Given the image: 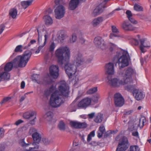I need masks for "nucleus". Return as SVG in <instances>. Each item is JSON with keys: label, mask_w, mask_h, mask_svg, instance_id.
Wrapping results in <instances>:
<instances>
[{"label": "nucleus", "mask_w": 151, "mask_h": 151, "mask_svg": "<svg viewBox=\"0 0 151 151\" xmlns=\"http://www.w3.org/2000/svg\"><path fill=\"white\" fill-rule=\"evenodd\" d=\"M58 90H56V87L53 85L44 91V95L48 97L51 94L50 99V105L53 108L60 106L65 102V98L68 97L69 94V88L66 82L61 81L58 86Z\"/></svg>", "instance_id": "nucleus-1"}, {"label": "nucleus", "mask_w": 151, "mask_h": 151, "mask_svg": "<svg viewBox=\"0 0 151 151\" xmlns=\"http://www.w3.org/2000/svg\"><path fill=\"white\" fill-rule=\"evenodd\" d=\"M58 90H56V87L53 85L44 91V95L48 97L51 94L50 99V105L53 108L60 106L65 102V98L68 97L69 94V88L66 82L61 81L58 86Z\"/></svg>", "instance_id": "nucleus-2"}, {"label": "nucleus", "mask_w": 151, "mask_h": 151, "mask_svg": "<svg viewBox=\"0 0 151 151\" xmlns=\"http://www.w3.org/2000/svg\"><path fill=\"white\" fill-rule=\"evenodd\" d=\"M58 90H56V87L53 85L44 91V95L48 97L51 94L50 99V105L53 108L60 106L65 102V98L68 97L69 94V88L66 82L61 81L58 86Z\"/></svg>", "instance_id": "nucleus-3"}, {"label": "nucleus", "mask_w": 151, "mask_h": 151, "mask_svg": "<svg viewBox=\"0 0 151 151\" xmlns=\"http://www.w3.org/2000/svg\"><path fill=\"white\" fill-rule=\"evenodd\" d=\"M55 55L57 59L58 63L60 66H62L69 60L70 52L69 49L66 46L60 47L55 51Z\"/></svg>", "instance_id": "nucleus-4"}, {"label": "nucleus", "mask_w": 151, "mask_h": 151, "mask_svg": "<svg viewBox=\"0 0 151 151\" xmlns=\"http://www.w3.org/2000/svg\"><path fill=\"white\" fill-rule=\"evenodd\" d=\"M32 52L29 50L25 51L22 56H18L14 59V66L16 67H24L27 65L32 55Z\"/></svg>", "instance_id": "nucleus-5"}, {"label": "nucleus", "mask_w": 151, "mask_h": 151, "mask_svg": "<svg viewBox=\"0 0 151 151\" xmlns=\"http://www.w3.org/2000/svg\"><path fill=\"white\" fill-rule=\"evenodd\" d=\"M29 133L30 134H32V136L33 139L32 145L34 146L32 147H29V150L38 149L39 148L38 144L40 142L41 137V135L37 132L36 129L34 128L30 129Z\"/></svg>", "instance_id": "nucleus-6"}, {"label": "nucleus", "mask_w": 151, "mask_h": 151, "mask_svg": "<svg viewBox=\"0 0 151 151\" xmlns=\"http://www.w3.org/2000/svg\"><path fill=\"white\" fill-rule=\"evenodd\" d=\"M135 73V70L131 67H128L124 70L122 76L123 81L126 84H129L132 82V76Z\"/></svg>", "instance_id": "nucleus-7"}, {"label": "nucleus", "mask_w": 151, "mask_h": 151, "mask_svg": "<svg viewBox=\"0 0 151 151\" xmlns=\"http://www.w3.org/2000/svg\"><path fill=\"white\" fill-rule=\"evenodd\" d=\"M69 61L63 65H65L64 68L66 74L69 78H72L73 75H74L76 72V66L73 64L69 63Z\"/></svg>", "instance_id": "nucleus-8"}, {"label": "nucleus", "mask_w": 151, "mask_h": 151, "mask_svg": "<svg viewBox=\"0 0 151 151\" xmlns=\"http://www.w3.org/2000/svg\"><path fill=\"white\" fill-rule=\"evenodd\" d=\"M129 57V55L127 52L126 51H123V56L119 59L118 61H117L116 62V63L118 64L120 69H121L129 65V62L128 57Z\"/></svg>", "instance_id": "nucleus-9"}, {"label": "nucleus", "mask_w": 151, "mask_h": 151, "mask_svg": "<svg viewBox=\"0 0 151 151\" xmlns=\"http://www.w3.org/2000/svg\"><path fill=\"white\" fill-rule=\"evenodd\" d=\"M137 37L138 39L137 40L136 39H133L132 40V43L135 45H137L139 44V42L140 43L139 48L141 51L142 52H144V48L147 47H150L148 46L147 44H146L145 42L146 40V39L142 38L139 39L140 36L138 35L137 36Z\"/></svg>", "instance_id": "nucleus-10"}, {"label": "nucleus", "mask_w": 151, "mask_h": 151, "mask_svg": "<svg viewBox=\"0 0 151 151\" xmlns=\"http://www.w3.org/2000/svg\"><path fill=\"white\" fill-rule=\"evenodd\" d=\"M129 145L127 138L124 137L118 144L116 151H125L128 147Z\"/></svg>", "instance_id": "nucleus-11"}, {"label": "nucleus", "mask_w": 151, "mask_h": 151, "mask_svg": "<svg viewBox=\"0 0 151 151\" xmlns=\"http://www.w3.org/2000/svg\"><path fill=\"white\" fill-rule=\"evenodd\" d=\"M40 75L37 74H33L32 77V80L35 81L38 83L40 84H49L51 82L50 80V77L48 76L47 78H45L43 79H41L40 80H38V78L40 77Z\"/></svg>", "instance_id": "nucleus-12"}, {"label": "nucleus", "mask_w": 151, "mask_h": 151, "mask_svg": "<svg viewBox=\"0 0 151 151\" xmlns=\"http://www.w3.org/2000/svg\"><path fill=\"white\" fill-rule=\"evenodd\" d=\"M94 43L95 46L98 48L102 50H106L107 45L102 38L99 36L96 37L94 40Z\"/></svg>", "instance_id": "nucleus-13"}, {"label": "nucleus", "mask_w": 151, "mask_h": 151, "mask_svg": "<svg viewBox=\"0 0 151 151\" xmlns=\"http://www.w3.org/2000/svg\"><path fill=\"white\" fill-rule=\"evenodd\" d=\"M55 17L58 19L63 18L65 13V8L62 5H59L55 10Z\"/></svg>", "instance_id": "nucleus-14"}, {"label": "nucleus", "mask_w": 151, "mask_h": 151, "mask_svg": "<svg viewBox=\"0 0 151 151\" xmlns=\"http://www.w3.org/2000/svg\"><path fill=\"white\" fill-rule=\"evenodd\" d=\"M114 100L115 104L116 106L121 107L124 104V100L121 94L119 93H117L114 94Z\"/></svg>", "instance_id": "nucleus-15"}, {"label": "nucleus", "mask_w": 151, "mask_h": 151, "mask_svg": "<svg viewBox=\"0 0 151 151\" xmlns=\"http://www.w3.org/2000/svg\"><path fill=\"white\" fill-rule=\"evenodd\" d=\"M36 112L35 111H28L24 114L23 117L25 119H29L31 123L34 122H36Z\"/></svg>", "instance_id": "nucleus-16"}, {"label": "nucleus", "mask_w": 151, "mask_h": 151, "mask_svg": "<svg viewBox=\"0 0 151 151\" xmlns=\"http://www.w3.org/2000/svg\"><path fill=\"white\" fill-rule=\"evenodd\" d=\"M106 75L107 76V79H110L112 78L111 75L114 73V65L113 63H109L106 65Z\"/></svg>", "instance_id": "nucleus-17"}, {"label": "nucleus", "mask_w": 151, "mask_h": 151, "mask_svg": "<svg viewBox=\"0 0 151 151\" xmlns=\"http://www.w3.org/2000/svg\"><path fill=\"white\" fill-rule=\"evenodd\" d=\"M110 79L109 80L108 79H107L108 80L109 83L114 87H118L121 85H124L126 84L124 81H123V79L120 80L116 78L111 79V78L110 79Z\"/></svg>", "instance_id": "nucleus-18"}, {"label": "nucleus", "mask_w": 151, "mask_h": 151, "mask_svg": "<svg viewBox=\"0 0 151 151\" xmlns=\"http://www.w3.org/2000/svg\"><path fill=\"white\" fill-rule=\"evenodd\" d=\"M91 98H86L82 99L78 103V106L80 108L86 109L91 104Z\"/></svg>", "instance_id": "nucleus-19"}, {"label": "nucleus", "mask_w": 151, "mask_h": 151, "mask_svg": "<svg viewBox=\"0 0 151 151\" xmlns=\"http://www.w3.org/2000/svg\"><path fill=\"white\" fill-rule=\"evenodd\" d=\"M50 76L54 78H57L59 76V67L56 65H52L49 69Z\"/></svg>", "instance_id": "nucleus-20"}, {"label": "nucleus", "mask_w": 151, "mask_h": 151, "mask_svg": "<svg viewBox=\"0 0 151 151\" xmlns=\"http://www.w3.org/2000/svg\"><path fill=\"white\" fill-rule=\"evenodd\" d=\"M133 96L137 101H139L144 98L145 96V94L143 91L139 89H134L132 93Z\"/></svg>", "instance_id": "nucleus-21"}, {"label": "nucleus", "mask_w": 151, "mask_h": 151, "mask_svg": "<svg viewBox=\"0 0 151 151\" xmlns=\"http://www.w3.org/2000/svg\"><path fill=\"white\" fill-rule=\"evenodd\" d=\"M122 28L126 31H132L135 30V28L128 21H124L121 25Z\"/></svg>", "instance_id": "nucleus-22"}, {"label": "nucleus", "mask_w": 151, "mask_h": 151, "mask_svg": "<svg viewBox=\"0 0 151 151\" xmlns=\"http://www.w3.org/2000/svg\"><path fill=\"white\" fill-rule=\"evenodd\" d=\"M86 0H71L69 3V8L71 10H73L77 6L79 2H83Z\"/></svg>", "instance_id": "nucleus-23"}, {"label": "nucleus", "mask_w": 151, "mask_h": 151, "mask_svg": "<svg viewBox=\"0 0 151 151\" xmlns=\"http://www.w3.org/2000/svg\"><path fill=\"white\" fill-rule=\"evenodd\" d=\"M77 66L81 65L83 62V59L82 57V55L80 53H78L75 57L74 60Z\"/></svg>", "instance_id": "nucleus-24"}, {"label": "nucleus", "mask_w": 151, "mask_h": 151, "mask_svg": "<svg viewBox=\"0 0 151 151\" xmlns=\"http://www.w3.org/2000/svg\"><path fill=\"white\" fill-rule=\"evenodd\" d=\"M15 64H14V60H13V62H9L7 63L4 66V70L7 72H9L12 70L13 66L14 68H17L18 67H16L14 66V65H15Z\"/></svg>", "instance_id": "nucleus-25"}, {"label": "nucleus", "mask_w": 151, "mask_h": 151, "mask_svg": "<svg viewBox=\"0 0 151 151\" xmlns=\"http://www.w3.org/2000/svg\"><path fill=\"white\" fill-rule=\"evenodd\" d=\"M104 120L105 122L106 119H104V115L101 113H99L95 116L94 121L96 123H101Z\"/></svg>", "instance_id": "nucleus-26"}, {"label": "nucleus", "mask_w": 151, "mask_h": 151, "mask_svg": "<svg viewBox=\"0 0 151 151\" xmlns=\"http://www.w3.org/2000/svg\"><path fill=\"white\" fill-rule=\"evenodd\" d=\"M70 126L75 129L85 128L87 127L86 123H70Z\"/></svg>", "instance_id": "nucleus-27"}, {"label": "nucleus", "mask_w": 151, "mask_h": 151, "mask_svg": "<svg viewBox=\"0 0 151 151\" xmlns=\"http://www.w3.org/2000/svg\"><path fill=\"white\" fill-rule=\"evenodd\" d=\"M56 40L60 42H62L65 38V35L63 32H58L57 34Z\"/></svg>", "instance_id": "nucleus-28"}, {"label": "nucleus", "mask_w": 151, "mask_h": 151, "mask_svg": "<svg viewBox=\"0 0 151 151\" xmlns=\"http://www.w3.org/2000/svg\"><path fill=\"white\" fill-rule=\"evenodd\" d=\"M44 19L46 25H49L52 24L53 23V20L52 18L47 15L44 17Z\"/></svg>", "instance_id": "nucleus-29"}, {"label": "nucleus", "mask_w": 151, "mask_h": 151, "mask_svg": "<svg viewBox=\"0 0 151 151\" xmlns=\"http://www.w3.org/2000/svg\"><path fill=\"white\" fill-rule=\"evenodd\" d=\"M33 0H28L27 1H23L21 2L22 6L24 9H26L30 5Z\"/></svg>", "instance_id": "nucleus-30"}, {"label": "nucleus", "mask_w": 151, "mask_h": 151, "mask_svg": "<svg viewBox=\"0 0 151 151\" xmlns=\"http://www.w3.org/2000/svg\"><path fill=\"white\" fill-rule=\"evenodd\" d=\"M17 13V11L16 9H12L9 11V15L13 19H15L16 18Z\"/></svg>", "instance_id": "nucleus-31"}, {"label": "nucleus", "mask_w": 151, "mask_h": 151, "mask_svg": "<svg viewBox=\"0 0 151 151\" xmlns=\"http://www.w3.org/2000/svg\"><path fill=\"white\" fill-rule=\"evenodd\" d=\"M103 21L102 17H99L95 19L93 21V25L94 26H96L101 22Z\"/></svg>", "instance_id": "nucleus-32"}, {"label": "nucleus", "mask_w": 151, "mask_h": 151, "mask_svg": "<svg viewBox=\"0 0 151 151\" xmlns=\"http://www.w3.org/2000/svg\"><path fill=\"white\" fill-rule=\"evenodd\" d=\"M112 30V32L114 33H111L109 37L110 38H112L113 37H117L116 35L114 34V33H118L119 32L118 29L116 28V27L115 26H112L111 27Z\"/></svg>", "instance_id": "nucleus-33"}, {"label": "nucleus", "mask_w": 151, "mask_h": 151, "mask_svg": "<svg viewBox=\"0 0 151 151\" xmlns=\"http://www.w3.org/2000/svg\"><path fill=\"white\" fill-rule=\"evenodd\" d=\"M124 88L125 90L129 92H132V93H133L134 90L136 89V88H135L134 85L131 84L127 85L125 86H124Z\"/></svg>", "instance_id": "nucleus-34"}, {"label": "nucleus", "mask_w": 151, "mask_h": 151, "mask_svg": "<svg viewBox=\"0 0 151 151\" xmlns=\"http://www.w3.org/2000/svg\"><path fill=\"white\" fill-rule=\"evenodd\" d=\"M123 51H118L116 52V54L114 58V60H116L117 61H118L119 59L121 58H122L123 56Z\"/></svg>", "instance_id": "nucleus-35"}, {"label": "nucleus", "mask_w": 151, "mask_h": 151, "mask_svg": "<svg viewBox=\"0 0 151 151\" xmlns=\"http://www.w3.org/2000/svg\"><path fill=\"white\" fill-rule=\"evenodd\" d=\"M1 79L7 80L9 78V74L7 72L4 71L1 73Z\"/></svg>", "instance_id": "nucleus-36"}, {"label": "nucleus", "mask_w": 151, "mask_h": 151, "mask_svg": "<svg viewBox=\"0 0 151 151\" xmlns=\"http://www.w3.org/2000/svg\"><path fill=\"white\" fill-rule=\"evenodd\" d=\"M44 37H45V40H44V43L42 45L39 46L38 47L37 50L35 52V53L37 54V53H39V52L42 49V48L46 45L47 39V37H48V36L47 35H45L44 36Z\"/></svg>", "instance_id": "nucleus-37"}, {"label": "nucleus", "mask_w": 151, "mask_h": 151, "mask_svg": "<svg viewBox=\"0 0 151 151\" xmlns=\"http://www.w3.org/2000/svg\"><path fill=\"white\" fill-rule=\"evenodd\" d=\"M12 99L11 97L8 96L4 97L3 99L0 102V104L2 105L6 104Z\"/></svg>", "instance_id": "nucleus-38"}, {"label": "nucleus", "mask_w": 151, "mask_h": 151, "mask_svg": "<svg viewBox=\"0 0 151 151\" xmlns=\"http://www.w3.org/2000/svg\"><path fill=\"white\" fill-rule=\"evenodd\" d=\"M97 91V87H94L89 89L86 92V93L88 94H91L95 93Z\"/></svg>", "instance_id": "nucleus-39"}, {"label": "nucleus", "mask_w": 151, "mask_h": 151, "mask_svg": "<svg viewBox=\"0 0 151 151\" xmlns=\"http://www.w3.org/2000/svg\"><path fill=\"white\" fill-rule=\"evenodd\" d=\"M58 129L62 131H64L66 129V125L65 123H58Z\"/></svg>", "instance_id": "nucleus-40"}, {"label": "nucleus", "mask_w": 151, "mask_h": 151, "mask_svg": "<svg viewBox=\"0 0 151 151\" xmlns=\"http://www.w3.org/2000/svg\"><path fill=\"white\" fill-rule=\"evenodd\" d=\"M134 9L137 11H143V7L137 4H135L134 6Z\"/></svg>", "instance_id": "nucleus-41"}, {"label": "nucleus", "mask_w": 151, "mask_h": 151, "mask_svg": "<svg viewBox=\"0 0 151 151\" xmlns=\"http://www.w3.org/2000/svg\"><path fill=\"white\" fill-rule=\"evenodd\" d=\"M56 47V44L54 42H52L50 45L49 48V51L51 52H53Z\"/></svg>", "instance_id": "nucleus-42"}, {"label": "nucleus", "mask_w": 151, "mask_h": 151, "mask_svg": "<svg viewBox=\"0 0 151 151\" xmlns=\"http://www.w3.org/2000/svg\"><path fill=\"white\" fill-rule=\"evenodd\" d=\"M23 48L22 45H18L17 46L14 50V51L15 52H22L23 51Z\"/></svg>", "instance_id": "nucleus-43"}, {"label": "nucleus", "mask_w": 151, "mask_h": 151, "mask_svg": "<svg viewBox=\"0 0 151 151\" xmlns=\"http://www.w3.org/2000/svg\"><path fill=\"white\" fill-rule=\"evenodd\" d=\"M130 151H139V148L137 146H131L130 147Z\"/></svg>", "instance_id": "nucleus-44"}, {"label": "nucleus", "mask_w": 151, "mask_h": 151, "mask_svg": "<svg viewBox=\"0 0 151 151\" xmlns=\"http://www.w3.org/2000/svg\"><path fill=\"white\" fill-rule=\"evenodd\" d=\"M129 20L130 21V22L134 24H136L138 22L137 21L135 20L134 19H133L132 17H128Z\"/></svg>", "instance_id": "nucleus-45"}, {"label": "nucleus", "mask_w": 151, "mask_h": 151, "mask_svg": "<svg viewBox=\"0 0 151 151\" xmlns=\"http://www.w3.org/2000/svg\"><path fill=\"white\" fill-rule=\"evenodd\" d=\"M46 115L49 119H51L53 116V113L51 111H49L46 113Z\"/></svg>", "instance_id": "nucleus-46"}, {"label": "nucleus", "mask_w": 151, "mask_h": 151, "mask_svg": "<svg viewBox=\"0 0 151 151\" xmlns=\"http://www.w3.org/2000/svg\"><path fill=\"white\" fill-rule=\"evenodd\" d=\"M146 122L145 117L143 116H141L139 119V123H145Z\"/></svg>", "instance_id": "nucleus-47"}, {"label": "nucleus", "mask_w": 151, "mask_h": 151, "mask_svg": "<svg viewBox=\"0 0 151 151\" xmlns=\"http://www.w3.org/2000/svg\"><path fill=\"white\" fill-rule=\"evenodd\" d=\"M42 141L44 144L46 145L48 144L50 142L48 139L46 138H42Z\"/></svg>", "instance_id": "nucleus-48"}, {"label": "nucleus", "mask_w": 151, "mask_h": 151, "mask_svg": "<svg viewBox=\"0 0 151 151\" xmlns=\"http://www.w3.org/2000/svg\"><path fill=\"white\" fill-rule=\"evenodd\" d=\"M4 130L2 128H0V139L2 138L4 136Z\"/></svg>", "instance_id": "nucleus-49"}, {"label": "nucleus", "mask_w": 151, "mask_h": 151, "mask_svg": "<svg viewBox=\"0 0 151 151\" xmlns=\"http://www.w3.org/2000/svg\"><path fill=\"white\" fill-rule=\"evenodd\" d=\"M77 39V37L75 34H73L72 35V38L71 41L73 42H75Z\"/></svg>", "instance_id": "nucleus-50"}, {"label": "nucleus", "mask_w": 151, "mask_h": 151, "mask_svg": "<svg viewBox=\"0 0 151 151\" xmlns=\"http://www.w3.org/2000/svg\"><path fill=\"white\" fill-rule=\"evenodd\" d=\"M55 3L56 5L63 4V0H55Z\"/></svg>", "instance_id": "nucleus-51"}, {"label": "nucleus", "mask_w": 151, "mask_h": 151, "mask_svg": "<svg viewBox=\"0 0 151 151\" xmlns=\"http://www.w3.org/2000/svg\"><path fill=\"white\" fill-rule=\"evenodd\" d=\"M95 114V112H92L90 114H88L87 116L89 119H92L94 116Z\"/></svg>", "instance_id": "nucleus-52"}, {"label": "nucleus", "mask_w": 151, "mask_h": 151, "mask_svg": "<svg viewBox=\"0 0 151 151\" xmlns=\"http://www.w3.org/2000/svg\"><path fill=\"white\" fill-rule=\"evenodd\" d=\"M126 14L127 15V17L128 18V17H132V14L131 13V11L129 10H127L126 12Z\"/></svg>", "instance_id": "nucleus-53"}, {"label": "nucleus", "mask_w": 151, "mask_h": 151, "mask_svg": "<svg viewBox=\"0 0 151 151\" xmlns=\"http://www.w3.org/2000/svg\"><path fill=\"white\" fill-rule=\"evenodd\" d=\"M105 128L104 127L103 125H101L99 128V130L101 132H102L103 133L105 131Z\"/></svg>", "instance_id": "nucleus-54"}, {"label": "nucleus", "mask_w": 151, "mask_h": 151, "mask_svg": "<svg viewBox=\"0 0 151 151\" xmlns=\"http://www.w3.org/2000/svg\"><path fill=\"white\" fill-rule=\"evenodd\" d=\"M21 145L23 147H27L28 146L29 144L26 143L24 141H22L21 143Z\"/></svg>", "instance_id": "nucleus-55"}, {"label": "nucleus", "mask_w": 151, "mask_h": 151, "mask_svg": "<svg viewBox=\"0 0 151 151\" xmlns=\"http://www.w3.org/2000/svg\"><path fill=\"white\" fill-rule=\"evenodd\" d=\"M5 26L3 24H1L0 26V35L2 33L4 29Z\"/></svg>", "instance_id": "nucleus-56"}, {"label": "nucleus", "mask_w": 151, "mask_h": 151, "mask_svg": "<svg viewBox=\"0 0 151 151\" xmlns=\"http://www.w3.org/2000/svg\"><path fill=\"white\" fill-rule=\"evenodd\" d=\"M86 41V40L83 37H81L80 38L79 42L82 44H84Z\"/></svg>", "instance_id": "nucleus-57"}, {"label": "nucleus", "mask_w": 151, "mask_h": 151, "mask_svg": "<svg viewBox=\"0 0 151 151\" xmlns=\"http://www.w3.org/2000/svg\"><path fill=\"white\" fill-rule=\"evenodd\" d=\"M97 133L98 134V137L99 138H100L102 136V134L104 133L99 131H98L97 132Z\"/></svg>", "instance_id": "nucleus-58"}, {"label": "nucleus", "mask_w": 151, "mask_h": 151, "mask_svg": "<svg viewBox=\"0 0 151 151\" xmlns=\"http://www.w3.org/2000/svg\"><path fill=\"white\" fill-rule=\"evenodd\" d=\"M52 12V10L50 8H48L46 11V14H50Z\"/></svg>", "instance_id": "nucleus-59"}, {"label": "nucleus", "mask_w": 151, "mask_h": 151, "mask_svg": "<svg viewBox=\"0 0 151 151\" xmlns=\"http://www.w3.org/2000/svg\"><path fill=\"white\" fill-rule=\"evenodd\" d=\"M4 146L3 145L0 144V151H4Z\"/></svg>", "instance_id": "nucleus-60"}, {"label": "nucleus", "mask_w": 151, "mask_h": 151, "mask_svg": "<svg viewBox=\"0 0 151 151\" xmlns=\"http://www.w3.org/2000/svg\"><path fill=\"white\" fill-rule=\"evenodd\" d=\"M132 134L133 136L137 137H138V133L137 132H133Z\"/></svg>", "instance_id": "nucleus-61"}, {"label": "nucleus", "mask_w": 151, "mask_h": 151, "mask_svg": "<svg viewBox=\"0 0 151 151\" xmlns=\"http://www.w3.org/2000/svg\"><path fill=\"white\" fill-rule=\"evenodd\" d=\"M25 86V83L24 81H22L21 83V88H24Z\"/></svg>", "instance_id": "nucleus-62"}, {"label": "nucleus", "mask_w": 151, "mask_h": 151, "mask_svg": "<svg viewBox=\"0 0 151 151\" xmlns=\"http://www.w3.org/2000/svg\"><path fill=\"white\" fill-rule=\"evenodd\" d=\"M88 135L92 137H93L95 136V131L94 130L91 132Z\"/></svg>", "instance_id": "nucleus-63"}, {"label": "nucleus", "mask_w": 151, "mask_h": 151, "mask_svg": "<svg viewBox=\"0 0 151 151\" xmlns=\"http://www.w3.org/2000/svg\"><path fill=\"white\" fill-rule=\"evenodd\" d=\"M111 134V133L109 132H107L104 135V137L105 138H106L109 137L110 134Z\"/></svg>", "instance_id": "nucleus-64"}]
</instances>
